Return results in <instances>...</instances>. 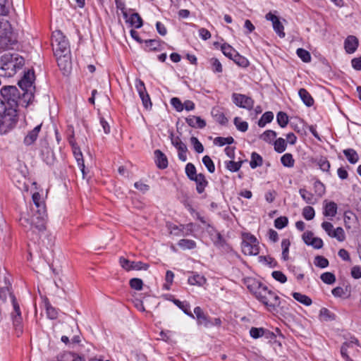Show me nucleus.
<instances>
[{"label": "nucleus", "mask_w": 361, "mask_h": 361, "mask_svg": "<svg viewBox=\"0 0 361 361\" xmlns=\"http://www.w3.org/2000/svg\"><path fill=\"white\" fill-rule=\"evenodd\" d=\"M172 301L177 307L182 310L185 314L195 319V315L190 311V305L188 302H182L178 299H173Z\"/></svg>", "instance_id": "nucleus-28"}, {"label": "nucleus", "mask_w": 361, "mask_h": 361, "mask_svg": "<svg viewBox=\"0 0 361 361\" xmlns=\"http://www.w3.org/2000/svg\"><path fill=\"white\" fill-rule=\"evenodd\" d=\"M202 162L209 173L214 172L215 166L209 156H208V155L204 156L202 158Z\"/></svg>", "instance_id": "nucleus-54"}, {"label": "nucleus", "mask_w": 361, "mask_h": 361, "mask_svg": "<svg viewBox=\"0 0 361 361\" xmlns=\"http://www.w3.org/2000/svg\"><path fill=\"white\" fill-rule=\"evenodd\" d=\"M46 312L48 318L55 319L57 318L59 312L55 307H52L47 299L44 301Z\"/></svg>", "instance_id": "nucleus-33"}, {"label": "nucleus", "mask_w": 361, "mask_h": 361, "mask_svg": "<svg viewBox=\"0 0 361 361\" xmlns=\"http://www.w3.org/2000/svg\"><path fill=\"white\" fill-rule=\"evenodd\" d=\"M290 244V243L288 239H283L281 242V247L283 249L282 257L285 261L288 259V251Z\"/></svg>", "instance_id": "nucleus-60"}, {"label": "nucleus", "mask_w": 361, "mask_h": 361, "mask_svg": "<svg viewBox=\"0 0 361 361\" xmlns=\"http://www.w3.org/2000/svg\"><path fill=\"white\" fill-rule=\"evenodd\" d=\"M314 189L315 193L319 196L322 197L324 195L326 189L324 185L319 180H316L314 183Z\"/></svg>", "instance_id": "nucleus-55"}, {"label": "nucleus", "mask_w": 361, "mask_h": 361, "mask_svg": "<svg viewBox=\"0 0 361 361\" xmlns=\"http://www.w3.org/2000/svg\"><path fill=\"white\" fill-rule=\"evenodd\" d=\"M232 60L239 66L246 68L249 66L248 60L245 57L240 55L238 52L235 54Z\"/></svg>", "instance_id": "nucleus-45"}, {"label": "nucleus", "mask_w": 361, "mask_h": 361, "mask_svg": "<svg viewBox=\"0 0 361 361\" xmlns=\"http://www.w3.org/2000/svg\"><path fill=\"white\" fill-rule=\"evenodd\" d=\"M73 152L74 157L78 162L79 167L82 173L83 176H85V164L82 157V154L78 147H76L73 145Z\"/></svg>", "instance_id": "nucleus-29"}, {"label": "nucleus", "mask_w": 361, "mask_h": 361, "mask_svg": "<svg viewBox=\"0 0 361 361\" xmlns=\"http://www.w3.org/2000/svg\"><path fill=\"white\" fill-rule=\"evenodd\" d=\"M11 300L13 309V311L11 312L13 325V327L15 328L17 336H19L23 333V318L21 315V311L20 305L13 293H11Z\"/></svg>", "instance_id": "nucleus-7"}, {"label": "nucleus", "mask_w": 361, "mask_h": 361, "mask_svg": "<svg viewBox=\"0 0 361 361\" xmlns=\"http://www.w3.org/2000/svg\"><path fill=\"white\" fill-rule=\"evenodd\" d=\"M343 154L345 156L348 161L352 164H356L359 160V156L357 153V152L354 149H346L343 150Z\"/></svg>", "instance_id": "nucleus-30"}, {"label": "nucleus", "mask_w": 361, "mask_h": 361, "mask_svg": "<svg viewBox=\"0 0 361 361\" xmlns=\"http://www.w3.org/2000/svg\"><path fill=\"white\" fill-rule=\"evenodd\" d=\"M299 193L301 197L305 201L306 203H313V195L311 192H308L306 189L300 188L299 190Z\"/></svg>", "instance_id": "nucleus-53"}, {"label": "nucleus", "mask_w": 361, "mask_h": 361, "mask_svg": "<svg viewBox=\"0 0 361 361\" xmlns=\"http://www.w3.org/2000/svg\"><path fill=\"white\" fill-rule=\"evenodd\" d=\"M319 319L322 322H331L336 319V314L329 309L322 307L319 311Z\"/></svg>", "instance_id": "nucleus-27"}, {"label": "nucleus", "mask_w": 361, "mask_h": 361, "mask_svg": "<svg viewBox=\"0 0 361 361\" xmlns=\"http://www.w3.org/2000/svg\"><path fill=\"white\" fill-rule=\"evenodd\" d=\"M35 81V73L33 71H27L25 73L22 79L18 82V85L22 90V99L23 103L28 105L34 99V90L35 87L33 85Z\"/></svg>", "instance_id": "nucleus-5"}, {"label": "nucleus", "mask_w": 361, "mask_h": 361, "mask_svg": "<svg viewBox=\"0 0 361 361\" xmlns=\"http://www.w3.org/2000/svg\"><path fill=\"white\" fill-rule=\"evenodd\" d=\"M221 49L223 54L231 59H232L235 54L237 53V51L231 46L226 43L221 45Z\"/></svg>", "instance_id": "nucleus-42"}, {"label": "nucleus", "mask_w": 361, "mask_h": 361, "mask_svg": "<svg viewBox=\"0 0 361 361\" xmlns=\"http://www.w3.org/2000/svg\"><path fill=\"white\" fill-rule=\"evenodd\" d=\"M265 18L267 20H270L272 23L273 29L278 36L281 38H283L286 35L284 26L280 21L279 17L269 12L266 15Z\"/></svg>", "instance_id": "nucleus-14"}, {"label": "nucleus", "mask_w": 361, "mask_h": 361, "mask_svg": "<svg viewBox=\"0 0 361 361\" xmlns=\"http://www.w3.org/2000/svg\"><path fill=\"white\" fill-rule=\"evenodd\" d=\"M147 51H159L162 42L160 39H147L145 41Z\"/></svg>", "instance_id": "nucleus-31"}, {"label": "nucleus", "mask_w": 361, "mask_h": 361, "mask_svg": "<svg viewBox=\"0 0 361 361\" xmlns=\"http://www.w3.org/2000/svg\"><path fill=\"white\" fill-rule=\"evenodd\" d=\"M19 222L25 229L27 237L33 241L38 240L39 233L44 232L46 229L45 220L39 214L33 216L31 219L21 216Z\"/></svg>", "instance_id": "nucleus-3"}, {"label": "nucleus", "mask_w": 361, "mask_h": 361, "mask_svg": "<svg viewBox=\"0 0 361 361\" xmlns=\"http://www.w3.org/2000/svg\"><path fill=\"white\" fill-rule=\"evenodd\" d=\"M210 63L212 66V70L214 73H221L223 71V68L221 62L216 58H212L210 59Z\"/></svg>", "instance_id": "nucleus-61"}, {"label": "nucleus", "mask_w": 361, "mask_h": 361, "mask_svg": "<svg viewBox=\"0 0 361 361\" xmlns=\"http://www.w3.org/2000/svg\"><path fill=\"white\" fill-rule=\"evenodd\" d=\"M213 242L214 245L219 249L225 250L226 252H228L231 250V247L226 242L222 235L219 232L216 233L215 238L213 239Z\"/></svg>", "instance_id": "nucleus-22"}, {"label": "nucleus", "mask_w": 361, "mask_h": 361, "mask_svg": "<svg viewBox=\"0 0 361 361\" xmlns=\"http://www.w3.org/2000/svg\"><path fill=\"white\" fill-rule=\"evenodd\" d=\"M135 87L137 91L138 92L140 99H142V104L145 106V108L146 109H151L152 104L151 102L150 97L146 91V88L143 81H142L141 80H137Z\"/></svg>", "instance_id": "nucleus-12"}, {"label": "nucleus", "mask_w": 361, "mask_h": 361, "mask_svg": "<svg viewBox=\"0 0 361 361\" xmlns=\"http://www.w3.org/2000/svg\"><path fill=\"white\" fill-rule=\"evenodd\" d=\"M191 180H193L196 183V190L199 194H202L208 185V181L207 180L203 173H199Z\"/></svg>", "instance_id": "nucleus-20"}, {"label": "nucleus", "mask_w": 361, "mask_h": 361, "mask_svg": "<svg viewBox=\"0 0 361 361\" xmlns=\"http://www.w3.org/2000/svg\"><path fill=\"white\" fill-rule=\"evenodd\" d=\"M233 123L238 130L241 132L247 130L248 123L246 121H241L240 118L235 117L233 120Z\"/></svg>", "instance_id": "nucleus-51"}, {"label": "nucleus", "mask_w": 361, "mask_h": 361, "mask_svg": "<svg viewBox=\"0 0 361 361\" xmlns=\"http://www.w3.org/2000/svg\"><path fill=\"white\" fill-rule=\"evenodd\" d=\"M58 361H85L84 358L71 352H64L58 358Z\"/></svg>", "instance_id": "nucleus-26"}, {"label": "nucleus", "mask_w": 361, "mask_h": 361, "mask_svg": "<svg viewBox=\"0 0 361 361\" xmlns=\"http://www.w3.org/2000/svg\"><path fill=\"white\" fill-rule=\"evenodd\" d=\"M178 245L183 250H192L196 247L197 244L193 240L181 239L178 241Z\"/></svg>", "instance_id": "nucleus-37"}, {"label": "nucleus", "mask_w": 361, "mask_h": 361, "mask_svg": "<svg viewBox=\"0 0 361 361\" xmlns=\"http://www.w3.org/2000/svg\"><path fill=\"white\" fill-rule=\"evenodd\" d=\"M212 114L214 120L221 125H226L228 123V118L219 109H213Z\"/></svg>", "instance_id": "nucleus-36"}, {"label": "nucleus", "mask_w": 361, "mask_h": 361, "mask_svg": "<svg viewBox=\"0 0 361 361\" xmlns=\"http://www.w3.org/2000/svg\"><path fill=\"white\" fill-rule=\"evenodd\" d=\"M232 99L233 103L238 107L246 109L247 110L253 109L255 103L254 100L245 94L233 93L232 94Z\"/></svg>", "instance_id": "nucleus-11"}, {"label": "nucleus", "mask_w": 361, "mask_h": 361, "mask_svg": "<svg viewBox=\"0 0 361 361\" xmlns=\"http://www.w3.org/2000/svg\"><path fill=\"white\" fill-rule=\"evenodd\" d=\"M322 228L325 231L326 234L333 238H336L339 242H343L345 239V234L342 227L334 228V226L331 222L324 221L322 224Z\"/></svg>", "instance_id": "nucleus-9"}, {"label": "nucleus", "mask_w": 361, "mask_h": 361, "mask_svg": "<svg viewBox=\"0 0 361 361\" xmlns=\"http://www.w3.org/2000/svg\"><path fill=\"white\" fill-rule=\"evenodd\" d=\"M59 68L63 71V74L69 72L71 68L70 54L55 56Z\"/></svg>", "instance_id": "nucleus-17"}, {"label": "nucleus", "mask_w": 361, "mask_h": 361, "mask_svg": "<svg viewBox=\"0 0 361 361\" xmlns=\"http://www.w3.org/2000/svg\"><path fill=\"white\" fill-rule=\"evenodd\" d=\"M314 264L320 268H326L329 266V261L324 257L318 255L314 258Z\"/></svg>", "instance_id": "nucleus-59"}, {"label": "nucleus", "mask_w": 361, "mask_h": 361, "mask_svg": "<svg viewBox=\"0 0 361 361\" xmlns=\"http://www.w3.org/2000/svg\"><path fill=\"white\" fill-rule=\"evenodd\" d=\"M42 124H39L30 131L24 138V143L26 145H32L37 138L38 134L41 130Z\"/></svg>", "instance_id": "nucleus-23"}, {"label": "nucleus", "mask_w": 361, "mask_h": 361, "mask_svg": "<svg viewBox=\"0 0 361 361\" xmlns=\"http://www.w3.org/2000/svg\"><path fill=\"white\" fill-rule=\"evenodd\" d=\"M276 121L281 128H285L288 123V116L286 113L279 111L276 115Z\"/></svg>", "instance_id": "nucleus-44"}, {"label": "nucleus", "mask_w": 361, "mask_h": 361, "mask_svg": "<svg viewBox=\"0 0 361 361\" xmlns=\"http://www.w3.org/2000/svg\"><path fill=\"white\" fill-rule=\"evenodd\" d=\"M3 99L0 102V130L6 133L17 123V108L23 103L22 96L16 86H4L1 89Z\"/></svg>", "instance_id": "nucleus-1"}, {"label": "nucleus", "mask_w": 361, "mask_h": 361, "mask_svg": "<svg viewBox=\"0 0 361 361\" xmlns=\"http://www.w3.org/2000/svg\"><path fill=\"white\" fill-rule=\"evenodd\" d=\"M302 216L307 221L312 220L315 216V212L312 207L306 206L302 209Z\"/></svg>", "instance_id": "nucleus-46"}, {"label": "nucleus", "mask_w": 361, "mask_h": 361, "mask_svg": "<svg viewBox=\"0 0 361 361\" xmlns=\"http://www.w3.org/2000/svg\"><path fill=\"white\" fill-rule=\"evenodd\" d=\"M11 27L9 23L8 30H1L0 31V49L5 50L8 49L12 45V40L11 38Z\"/></svg>", "instance_id": "nucleus-15"}, {"label": "nucleus", "mask_w": 361, "mask_h": 361, "mask_svg": "<svg viewBox=\"0 0 361 361\" xmlns=\"http://www.w3.org/2000/svg\"><path fill=\"white\" fill-rule=\"evenodd\" d=\"M24 64V58L16 53L5 54L0 57V68L5 71L7 77L13 76Z\"/></svg>", "instance_id": "nucleus-4"}, {"label": "nucleus", "mask_w": 361, "mask_h": 361, "mask_svg": "<svg viewBox=\"0 0 361 361\" xmlns=\"http://www.w3.org/2000/svg\"><path fill=\"white\" fill-rule=\"evenodd\" d=\"M274 146L276 152L282 153L286 150L287 143L283 138L279 137L274 141Z\"/></svg>", "instance_id": "nucleus-39"}, {"label": "nucleus", "mask_w": 361, "mask_h": 361, "mask_svg": "<svg viewBox=\"0 0 361 361\" xmlns=\"http://www.w3.org/2000/svg\"><path fill=\"white\" fill-rule=\"evenodd\" d=\"M359 46V40L354 35H348L344 41V49L347 54H353Z\"/></svg>", "instance_id": "nucleus-16"}, {"label": "nucleus", "mask_w": 361, "mask_h": 361, "mask_svg": "<svg viewBox=\"0 0 361 361\" xmlns=\"http://www.w3.org/2000/svg\"><path fill=\"white\" fill-rule=\"evenodd\" d=\"M263 164V159L261 155L254 152L251 154V160L250 166L252 169H255L258 166H261Z\"/></svg>", "instance_id": "nucleus-35"}, {"label": "nucleus", "mask_w": 361, "mask_h": 361, "mask_svg": "<svg viewBox=\"0 0 361 361\" xmlns=\"http://www.w3.org/2000/svg\"><path fill=\"white\" fill-rule=\"evenodd\" d=\"M298 94L303 102V103L307 106H312L314 104V99L311 96V94L308 92L307 90L305 88H300L298 91Z\"/></svg>", "instance_id": "nucleus-25"}, {"label": "nucleus", "mask_w": 361, "mask_h": 361, "mask_svg": "<svg viewBox=\"0 0 361 361\" xmlns=\"http://www.w3.org/2000/svg\"><path fill=\"white\" fill-rule=\"evenodd\" d=\"M350 347V343L345 342L341 347V355L345 361H353L348 354V348Z\"/></svg>", "instance_id": "nucleus-64"}, {"label": "nucleus", "mask_w": 361, "mask_h": 361, "mask_svg": "<svg viewBox=\"0 0 361 361\" xmlns=\"http://www.w3.org/2000/svg\"><path fill=\"white\" fill-rule=\"evenodd\" d=\"M129 21L131 25L135 28L141 27L143 24L142 19L137 13L131 14Z\"/></svg>", "instance_id": "nucleus-41"}, {"label": "nucleus", "mask_w": 361, "mask_h": 361, "mask_svg": "<svg viewBox=\"0 0 361 361\" xmlns=\"http://www.w3.org/2000/svg\"><path fill=\"white\" fill-rule=\"evenodd\" d=\"M337 209V204L334 202H327L326 200L324 202L323 214L324 216L332 219L336 215Z\"/></svg>", "instance_id": "nucleus-19"}, {"label": "nucleus", "mask_w": 361, "mask_h": 361, "mask_svg": "<svg viewBox=\"0 0 361 361\" xmlns=\"http://www.w3.org/2000/svg\"><path fill=\"white\" fill-rule=\"evenodd\" d=\"M185 173L190 180H192L198 175L197 174V171L195 165L192 163H188L186 164Z\"/></svg>", "instance_id": "nucleus-48"}, {"label": "nucleus", "mask_w": 361, "mask_h": 361, "mask_svg": "<svg viewBox=\"0 0 361 361\" xmlns=\"http://www.w3.org/2000/svg\"><path fill=\"white\" fill-rule=\"evenodd\" d=\"M242 251L246 255H257L259 253V246L257 238L250 234L243 235Z\"/></svg>", "instance_id": "nucleus-8"}, {"label": "nucleus", "mask_w": 361, "mask_h": 361, "mask_svg": "<svg viewBox=\"0 0 361 361\" xmlns=\"http://www.w3.org/2000/svg\"><path fill=\"white\" fill-rule=\"evenodd\" d=\"M119 263L121 267L127 271L131 270H147L149 267L148 264L140 261H130L123 257L119 258Z\"/></svg>", "instance_id": "nucleus-10"}, {"label": "nucleus", "mask_w": 361, "mask_h": 361, "mask_svg": "<svg viewBox=\"0 0 361 361\" xmlns=\"http://www.w3.org/2000/svg\"><path fill=\"white\" fill-rule=\"evenodd\" d=\"M281 162L284 166L291 168L294 166L295 160L290 153H286L281 157Z\"/></svg>", "instance_id": "nucleus-40"}, {"label": "nucleus", "mask_w": 361, "mask_h": 361, "mask_svg": "<svg viewBox=\"0 0 361 361\" xmlns=\"http://www.w3.org/2000/svg\"><path fill=\"white\" fill-rule=\"evenodd\" d=\"M234 142V139L232 137H217L214 139V143L219 146H224L226 144L231 145Z\"/></svg>", "instance_id": "nucleus-49"}, {"label": "nucleus", "mask_w": 361, "mask_h": 361, "mask_svg": "<svg viewBox=\"0 0 361 361\" xmlns=\"http://www.w3.org/2000/svg\"><path fill=\"white\" fill-rule=\"evenodd\" d=\"M186 123L192 128H203L206 126V122L199 116H190L185 118Z\"/></svg>", "instance_id": "nucleus-24"}, {"label": "nucleus", "mask_w": 361, "mask_h": 361, "mask_svg": "<svg viewBox=\"0 0 361 361\" xmlns=\"http://www.w3.org/2000/svg\"><path fill=\"white\" fill-rule=\"evenodd\" d=\"M51 46L54 56L70 54L68 41L61 31L53 32Z\"/></svg>", "instance_id": "nucleus-6"}, {"label": "nucleus", "mask_w": 361, "mask_h": 361, "mask_svg": "<svg viewBox=\"0 0 361 361\" xmlns=\"http://www.w3.org/2000/svg\"><path fill=\"white\" fill-rule=\"evenodd\" d=\"M171 144L177 149L178 150V159L182 161H185L187 160L186 152H188V148L186 145L183 142L179 137H174L173 134H171Z\"/></svg>", "instance_id": "nucleus-13"}, {"label": "nucleus", "mask_w": 361, "mask_h": 361, "mask_svg": "<svg viewBox=\"0 0 361 361\" xmlns=\"http://www.w3.org/2000/svg\"><path fill=\"white\" fill-rule=\"evenodd\" d=\"M292 295L295 300L303 304L304 305L310 306L312 303V299L306 295L298 292H294L292 293Z\"/></svg>", "instance_id": "nucleus-32"}, {"label": "nucleus", "mask_w": 361, "mask_h": 361, "mask_svg": "<svg viewBox=\"0 0 361 361\" xmlns=\"http://www.w3.org/2000/svg\"><path fill=\"white\" fill-rule=\"evenodd\" d=\"M131 288L136 290H141L143 287V282L142 279L138 278H133L130 280L129 282Z\"/></svg>", "instance_id": "nucleus-58"}, {"label": "nucleus", "mask_w": 361, "mask_h": 361, "mask_svg": "<svg viewBox=\"0 0 361 361\" xmlns=\"http://www.w3.org/2000/svg\"><path fill=\"white\" fill-rule=\"evenodd\" d=\"M244 284L255 297L269 310H274L281 304L280 298L271 290L254 278L244 279Z\"/></svg>", "instance_id": "nucleus-2"}, {"label": "nucleus", "mask_w": 361, "mask_h": 361, "mask_svg": "<svg viewBox=\"0 0 361 361\" xmlns=\"http://www.w3.org/2000/svg\"><path fill=\"white\" fill-rule=\"evenodd\" d=\"M32 201L38 209L39 212H40L42 210H44L45 207L44 203L41 202V195L39 192H35L32 195Z\"/></svg>", "instance_id": "nucleus-52"}, {"label": "nucleus", "mask_w": 361, "mask_h": 361, "mask_svg": "<svg viewBox=\"0 0 361 361\" xmlns=\"http://www.w3.org/2000/svg\"><path fill=\"white\" fill-rule=\"evenodd\" d=\"M317 164L319 166V169L325 172H329L331 165L329 161L326 159V158L322 157L317 161Z\"/></svg>", "instance_id": "nucleus-63"}, {"label": "nucleus", "mask_w": 361, "mask_h": 361, "mask_svg": "<svg viewBox=\"0 0 361 361\" xmlns=\"http://www.w3.org/2000/svg\"><path fill=\"white\" fill-rule=\"evenodd\" d=\"M265 329L252 327L250 330V335L252 338L257 339L263 337Z\"/></svg>", "instance_id": "nucleus-57"}, {"label": "nucleus", "mask_w": 361, "mask_h": 361, "mask_svg": "<svg viewBox=\"0 0 361 361\" xmlns=\"http://www.w3.org/2000/svg\"><path fill=\"white\" fill-rule=\"evenodd\" d=\"M190 143L193 146L194 149L197 153H202L204 151V147L202 144L195 137H190Z\"/></svg>", "instance_id": "nucleus-62"}, {"label": "nucleus", "mask_w": 361, "mask_h": 361, "mask_svg": "<svg viewBox=\"0 0 361 361\" xmlns=\"http://www.w3.org/2000/svg\"><path fill=\"white\" fill-rule=\"evenodd\" d=\"M321 280L326 284L331 285L335 283L336 276L331 272L323 273L320 276Z\"/></svg>", "instance_id": "nucleus-47"}, {"label": "nucleus", "mask_w": 361, "mask_h": 361, "mask_svg": "<svg viewBox=\"0 0 361 361\" xmlns=\"http://www.w3.org/2000/svg\"><path fill=\"white\" fill-rule=\"evenodd\" d=\"M194 314H195V318H196L199 325H203L206 327H208L212 324L209 317L204 313L200 307H195Z\"/></svg>", "instance_id": "nucleus-18"}, {"label": "nucleus", "mask_w": 361, "mask_h": 361, "mask_svg": "<svg viewBox=\"0 0 361 361\" xmlns=\"http://www.w3.org/2000/svg\"><path fill=\"white\" fill-rule=\"evenodd\" d=\"M277 134L275 131L267 130L261 135L260 137L266 142L270 143L276 137Z\"/></svg>", "instance_id": "nucleus-50"}, {"label": "nucleus", "mask_w": 361, "mask_h": 361, "mask_svg": "<svg viewBox=\"0 0 361 361\" xmlns=\"http://www.w3.org/2000/svg\"><path fill=\"white\" fill-rule=\"evenodd\" d=\"M274 118V114L271 111L265 112L258 121V126L261 128L265 126L267 123L271 122Z\"/></svg>", "instance_id": "nucleus-38"}, {"label": "nucleus", "mask_w": 361, "mask_h": 361, "mask_svg": "<svg viewBox=\"0 0 361 361\" xmlns=\"http://www.w3.org/2000/svg\"><path fill=\"white\" fill-rule=\"evenodd\" d=\"M298 56L305 63H309L311 61V55L310 52L302 48H298L296 50Z\"/></svg>", "instance_id": "nucleus-43"}, {"label": "nucleus", "mask_w": 361, "mask_h": 361, "mask_svg": "<svg viewBox=\"0 0 361 361\" xmlns=\"http://www.w3.org/2000/svg\"><path fill=\"white\" fill-rule=\"evenodd\" d=\"M288 223V219L286 216H280L274 220V226L278 229L285 228Z\"/></svg>", "instance_id": "nucleus-56"}, {"label": "nucleus", "mask_w": 361, "mask_h": 361, "mask_svg": "<svg viewBox=\"0 0 361 361\" xmlns=\"http://www.w3.org/2000/svg\"><path fill=\"white\" fill-rule=\"evenodd\" d=\"M155 162L159 169H164L168 166L166 156L159 149L154 151Z\"/></svg>", "instance_id": "nucleus-21"}, {"label": "nucleus", "mask_w": 361, "mask_h": 361, "mask_svg": "<svg viewBox=\"0 0 361 361\" xmlns=\"http://www.w3.org/2000/svg\"><path fill=\"white\" fill-rule=\"evenodd\" d=\"M188 283L192 286H203L206 283V279L204 276L200 274H194L190 276L188 279Z\"/></svg>", "instance_id": "nucleus-34"}]
</instances>
